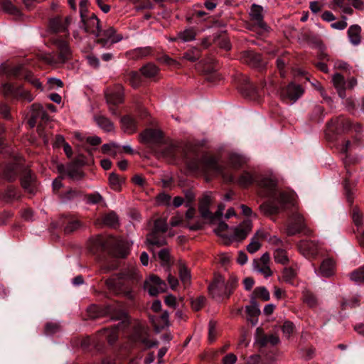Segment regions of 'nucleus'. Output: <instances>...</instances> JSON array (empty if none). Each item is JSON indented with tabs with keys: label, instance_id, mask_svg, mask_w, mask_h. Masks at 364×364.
Returning a JSON list of instances; mask_svg holds the SVG:
<instances>
[{
	"label": "nucleus",
	"instance_id": "f257e3e1",
	"mask_svg": "<svg viewBox=\"0 0 364 364\" xmlns=\"http://www.w3.org/2000/svg\"><path fill=\"white\" fill-rule=\"evenodd\" d=\"M197 149L196 146L190 144L183 149V160L188 171L191 173L201 172L207 176L222 174V166L218 159L208 155L200 156Z\"/></svg>",
	"mask_w": 364,
	"mask_h": 364
},
{
	"label": "nucleus",
	"instance_id": "f03ea898",
	"mask_svg": "<svg viewBox=\"0 0 364 364\" xmlns=\"http://www.w3.org/2000/svg\"><path fill=\"white\" fill-rule=\"evenodd\" d=\"M212 203L211 196L204 195L199 201V212L202 218L208 220L213 227V231L220 238L224 245L228 244V213L224 214L225 205L220 204L217 211L212 214L210 211V205Z\"/></svg>",
	"mask_w": 364,
	"mask_h": 364
},
{
	"label": "nucleus",
	"instance_id": "7ed1b4c3",
	"mask_svg": "<svg viewBox=\"0 0 364 364\" xmlns=\"http://www.w3.org/2000/svg\"><path fill=\"white\" fill-rule=\"evenodd\" d=\"M88 311L90 313V316L93 318L108 316L112 320L122 321V322L119 323L117 326H112L110 329L104 328L101 331L109 343H114L118 337L117 329L122 326L127 325L124 322L126 313L124 311L122 306L119 304H115L108 305L102 309H100L96 306H92L89 308Z\"/></svg>",
	"mask_w": 364,
	"mask_h": 364
},
{
	"label": "nucleus",
	"instance_id": "20e7f679",
	"mask_svg": "<svg viewBox=\"0 0 364 364\" xmlns=\"http://www.w3.org/2000/svg\"><path fill=\"white\" fill-rule=\"evenodd\" d=\"M0 92L5 96H11L15 99L22 100L28 102L34 99L33 95L21 85L14 87L10 83H4L0 86Z\"/></svg>",
	"mask_w": 364,
	"mask_h": 364
},
{
	"label": "nucleus",
	"instance_id": "39448f33",
	"mask_svg": "<svg viewBox=\"0 0 364 364\" xmlns=\"http://www.w3.org/2000/svg\"><path fill=\"white\" fill-rule=\"evenodd\" d=\"M95 36L98 38L97 43L103 48H109L122 39L121 35L115 34V30L112 27H109L107 29H101L100 28L96 31Z\"/></svg>",
	"mask_w": 364,
	"mask_h": 364
},
{
	"label": "nucleus",
	"instance_id": "423d86ee",
	"mask_svg": "<svg viewBox=\"0 0 364 364\" xmlns=\"http://www.w3.org/2000/svg\"><path fill=\"white\" fill-rule=\"evenodd\" d=\"M252 228L250 220H245L237 227L232 228L229 232V243L240 242L250 234Z\"/></svg>",
	"mask_w": 364,
	"mask_h": 364
},
{
	"label": "nucleus",
	"instance_id": "0eeeda50",
	"mask_svg": "<svg viewBox=\"0 0 364 364\" xmlns=\"http://www.w3.org/2000/svg\"><path fill=\"white\" fill-rule=\"evenodd\" d=\"M208 290L210 294L215 301H220L227 292L225 277L221 275H215L213 283L208 287Z\"/></svg>",
	"mask_w": 364,
	"mask_h": 364
},
{
	"label": "nucleus",
	"instance_id": "6e6552de",
	"mask_svg": "<svg viewBox=\"0 0 364 364\" xmlns=\"http://www.w3.org/2000/svg\"><path fill=\"white\" fill-rule=\"evenodd\" d=\"M304 216L299 212H293L289 216L287 234L289 236L301 232L306 227Z\"/></svg>",
	"mask_w": 364,
	"mask_h": 364
},
{
	"label": "nucleus",
	"instance_id": "1a4fd4ad",
	"mask_svg": "<svg viewBox=\"0 0 364 364\" xmlns=\"http://www.w3.org/2000/svg\"><path fill=\"white\" fill-rule=\"evenodd\" d=\"M240 60L242 63L257 70H262L266 66V62L261 55L251 50L242 52Z\"/></svg>",
	"mask_w": 364,
	"mask_h": 364
},
{
	"label": "nucleus",
	"instance_id": "9d476101",
	"mask_svg": "<svg viewBox=\"0 0 364 364\" xmlns=\"http://www.w3.org/2000/svg\"><path fill=\"white\" fill-rule=\"evenodd\" d=\"M213 32V41L220 48L226 49L228 47V28L225 23L215 21L212 26Z\"/></svg>",
	"mask_w": 364,
	"mask_h": 364
},
{
	"label": "nucleus",
	"instance_id": "9b49d317",
	"mask_svg": "<svg viewBox=\"0 0 364 364\" xmlns=\"http://www.w3.org/2000/svg\"><path fill=\"white\" fill-rule=\"evenodd\" d=\"M107 102L109 105V109L114 115H117L114 106L121 104L124 100V92L122 85H117L114 90L107 91L106 93Z\"/></svg>",
	"mask_w": 364,
	"mask_h": 364
},
{
	"label": "nucleus",
	"instance_id": "f8f14e48",
	"mask_svg": "<svg viewBox=\"0 0 364 364\" xmlns=\"http://www.w3.org/2000/svg\"><path fill=\"white\" fill-rule=\"evenodd\" d=\"M144 289L146 290L151 296H156L159 293L164 292L166 290V283L156 275H151L144 283Z\"/></svg>",
	"mask_w": 364,
	"mask_h": 364
},
{
	"label": "nucleus",
	"instance_id": "ddd939ff",
	"mask_svg": "<svg viewBox=\"0 0 364 364\" xmlns=\"http://www.w3.org/2000/svg\"><path fill=\"white\" fill-rule=\"evenodd\" d=\"M106 284L108 289L114 291L116 294L122 295L128 299H134V293L132 289L125 288L122 282L117 281L115 278H109L106 280Z\"/></svg>",
	"mask_w": 364,
	"mask_h": 364
},
{
	"label": "nucleus",
	"instance_id": "4468645a",
	"mask_svg": "<svg viewBox=\"0 0 364 364\" xmlns=\"http://www.w3.org/2000/svg\"><path fill=\"white\" fill-rule=\"evenodd\" d=\"M304 93V89L300 85L290 82L281 91V97L284 100L296 102Z\"/></svg>",
	"mask_w": 364,
	"mask_h": 364
},
{
	"label": "nucleus",
	"instance_id": "2eb2a0df",
	"mask_svg": "<svg viewBox=\"0 0 364 364\" xmlns=\"http://www.w3.org/2000/svg\"><path fill=\"white\" fill-rule=\"evenodd\" d=\"M257 181V176L254 172L243 171L236 179L229 174V183H235L243 188L252 186Z\"/></svg>",
	"mask_w": 364,
	"mask_h": 364
},
{
	"label": "nucleus",
	"instance_id": "dca6fc26",
	"mask_svg": "<svg viewBox=\"0 0 364 364\" xmlns=\"http://www.w3.org/2000/svg\"><path fill=\"white\" fill-rule=\"evenodd\" d=\"M111 278H115L117 281L120 282L124 279L131 281L132 282H139L141 279L142 277L139 273L136 267L134 264H131L124 269L122 272L117 275L112 277Z\"/></svg>",
	"mask_w": 364,
	"mask_h": 364
},
{
	"label": "nucleus",
	"instance_id": "f3484780",
	"mask_svg": "<svg viewBox=\"0 0 364 364\" xmlns=\"http://www.w3.org/2000/svg\"><path fill=\"white\" fill-rule=\"evenodd\" d=\"M299 252L307 258H312L318 252V244L314 240H304L298 244Z\"/></svg>",
	"mask_w": 364,
	"mask_h": 364
},
{
	"label": "nucleus",
	"instance_id": "a211bd4d",
	"mask_svg": "<svg viewBox=\"0 0 364 364\" xmlns=\"http://www.w3.org/2000/svg\"><path fill=\"white\" fill-rule=\"evenodd\" d=\"M52 42L59 50L60 60L63 63L68 60L71 55V50L67 41L59 37H54Z\"/></svg>",
	"mask_w": 364,
	"mask_h": 364
},
{
	"label": "nucleus",
	"instance_id": "6ab92c4d",
	"mask_svg": "<svg viewBox=\"0 0 364 364\" xmlns=\"http://www.w3.org/2000/svg\"><path fill=\"white\" fill-rule=\"evenodd\" d=\"M162 138L161 132L155 129H147L140 134L141 142L144 144L158 143Z\"/></svg>",
	"mask_w": 364,
	"mask_h": 364
},
{
	"label": "nucleus",
	"instance_id": "aec40b11",
	"mask_svg": "<svg viewBox=\"0 0 364 364\" xmlns=\"http://www.w3.org/2000/svg\"><path fill=\"white\" fill-rule=\"evenodd\" d=\"M70 22V17H67L65 21H63L60 17L56 16L50 20L49 27L50 29L55 33L64 32L68 30Z\"/></svg>",
	"mask_w": 364,
	"mask_h": 364
},
{
	"label": "nucleus",
	"instance_id": "412c9836",
	"mask_svg": "<svg viewBox=\"0 0 364 364\" xmlns=\"http://www.w3.org/2000/svg\"><path fill=\"white\" fill-rule=\"evenodd\" d=\"M120 124L121 129L127 134H132L137 130V121L134 117L130 115H126L122 117Z\"/></svg>",
	"mask_w": 364,
	"mask_h": 364
},
{
	"label": "nucleus",
	"instance_id": "4be33fe9",
	"mask_svg": "<svg viewBox=\"0 0 364 364\" xmlns=\"http://www.w3.org/2000/svg\"><path fill=\"white\" fill-rule=\"evenodd\" d=\"M263 8L257 4H253L251 7L250 15L252 20L255 21L257 26L263 30H267V26L263 21Z\"/></svg>",
	"mask_w": 364,
	"mask_h": 364
},
{
	"label": "nucleus",
	"instance_id": "5701e85b",
	"mask_svg": "<svg viewBox=\"0 0 364 364\" xmlns=\"http://www.w3.org/2000/svg\"><path fill=\"white\" fill-rule=\"evenodd\" d=\"M277 200L280 204V207L282 210L289 207L296 208V201L293 193L282 192L277 197Z\"/></svg>",
	"mask_w": 364,
	"mask_h": 364
},
{
	"label": "nucleus",
	"instance_id": "b1692460",
	"mask_svg": "<svg viewBox=\"0 0 364 364\" xmlns=\"http://www.w3.org/2000/svg\"><path fill=\"white\" fill-rule=\"evenodd\" d=\"M328 126L333 125L336 127L337 131H346L351 128L352 124L349 119L344 117L343 116H339L335 119H332L328 122Z\"/></svg>",
	"mask_w": 364,
	"mask_h": 364
},
{
	"label": "nucleus",
	"instance_id": "393cba45",
	"mask_svg": "<svg viewBox=\"0 0 364 364\" xmlns=\"http://www.w3.org/2000/svg\"><path fill=\"white\" fill-rule=\"evenodd\" d=\"M332 82L339 97L343 99L346 97V80L344 77L340 73H336L332 77Z\"/></svg>",
	"mask_w": 364,
	"mask_h": 364
},
{
	"label": "nucleus",
	"instance_id": "a878e982",
	"mask_svg": "<svg viewBox=\"0 0 364 364\" xmlns=\"http://www.w3.org/2000/svg\"><path fill=\"white\" fill-rule=\"evenodd\" d=\"M152 322L157 332H160L162 329L168 327L170 325L168 312L164 311L160 316L154 318Z\"/></svg>",
	"mask_w": 364,
	"mask_h": 364
},
{
	"label": "nucleus",
	"instance_id": "bb28decb",
	"mask_svg": "<svg viewBox=\"0 0 364 364\" xmlns=\"http://www.w3.org/2000/svg\"><path fill=\"white\" fill-rule=\"evenodd\" d=\"M82 22L83 23V28L87 33H92L95 35L96 31L100 28V21L94 14L88 18L87 21L82 20Z\"/></svg>",
	"mask_w": 364,
	"mask_h": 364
},
{
	"label": "nucleus",
	"instance_id": "cd10ccee",
	"mask_svg": "<svg viewBox=\"0 0 364 364\" xmlns=\"http://www.w3.org/2000/svg\"><path fill=\"white\" fill-rule=\"evenodd\" d=\"M348 36L350 42L358 46L361 41V27L358 24L350 26L348 30Z\"/></svg>",
	"mask_w": 364,
	"mask_h": 364
},
{
	"label": "nucleus",
	"instance_id": "c85d7f7f",
	"mask_svg": "<svg viewBox=\"0 0 364 364\" xmlns=\"http://www.w3.org/2000/svg\"><path fill=\"white\" fill-rule=\"evenodd\" d=\"M247 161V158L240 154L236 152L229 153V166L235 168H240L245 165Z\"/></svg>",
	"mask_w": 364,
	"mask_h": 364
},
{
	"label": "nucleus",
	"instance_id": "c756f323",
	"mask_svg": "<svg viewBox=\"0 0 364 364\" xmlns=\"http://www.w3.org/2000/svg\"><path fill=\"white\" fill-rule=\"evenodd\" d=\"M335 262L331 258H326L323 260L320 266V274L324 277H328L333 273Z\"/></svg>",
	"mask_w": 364,
	"mask_h": 364
},
{
	"label": "nucleus",
	"instance_id": "7c9ffc66",
	"mask_svg": "<svg viewBox=\"0 0 364 364\" xmlns=\"http://www.w3.org/2000/svg\"><path fill=\"white\" fill-rule=\"evenodd\" d=\"M146 242L149 245L161 247L166 245V239L159 232H151L147 235Z\"/></svg>",
	"mask_w": 364,
	"mask_h": 364
},
{
	"label": "nucleus",
	"instance_id": "2f4dec72",
	"mask_svg": "<svg viewBox=\"0 0 364 364\" xmlns=\"http://www.w3.org/2000/svg\"><path fill=\"white\" fill-rule=\"evenodd\" d=\"M19 170V162L14 164H9L6 166L4 171V177L9 181H11L16 177Z\"/></svg>",
	"mask_w": 364,
	"mask_h": 364
},
{
	"label": "nucleus",
	"instance_id": "473e14b6",
	"mask_svg": "<svg viewBox=\"0 0 364 364\" xmlns=\"http://www.w3.org/2000/svg\"><path fill=\"white\" fill-rule=\"evenodd\" d=\"M260 210L267 215L277 214L282 210L281 207L273 202L265 203L259 206Z\"/></svg>",
	"mask_w": 364,
	"mask_h": 364
},
{
	"label": "nucleus",
	"instance_id": "72a5a7b5",
	"mask_svg": "<svg viewBox=\"0 0 364 364\" xmlns=\"http://www.w3.org/2000/svg\"><path fill=\"white\" fill-rule=\"evenodd\" d=\"M303 301L309 307L314 308L318 304V300L316 295L308 289H304L302 292Z\"/></svg>",
	"mask_w": 364,
	"mask_h": 364
},
{
	"label": "nucleus",
	"instance_id": "f704fd0d",
	"mask_svg": "<svg viewBox=\"0 0 364 364\" xmlns=\"http://www.w3.org/2000/svg\"><path fill=\"white\" fill-rule=\"evenodd\" d=\"M129 252V244L122 240H119L117 243V247L114 252V256L116 257L124 258L128 255Z\"/></svg>",
	"mask_w": 364,
	"mask_h": 364
},
{
	"label": "nucleus",
	"instance_id": "c9c22d12",
	"mask_svg": "<svg viewBox=\"0 0 364 364\" xmlns=\"http://www.w3.org/2000/svg\"><path fill=\"white\" fill-rule=\"evenodd\" d=\"M22 187L29 193H33L34 191V180L30 171L26 172L23 177L21 178Z\"/></svg>",
	"mask_w": 364,
	"mask_h": 364
},
{
	"label": "nucleus",
	"instance_id": "e433bc0d",
	"mask_svg": "<svg viewBox=\"0 0 364 364\" xmlns=\"http://www.w3.org/2000/svg\"><path fill=\"white\" fill-rule=\"evenodd\" d=\"M95 121L97 125L102 129L105 132H109L114 130V124L112 122L105 116L95 117Z\"/></svg>",
	"mask_w": 364,
	"mask_h": 364
},
{
	"label": "nucleus",
	"instance_id": "4c0bfd02",
	"mask_svg": "<svg viewBox=\"0 0 364 364\" xmlns=\"http://www.w3.org/2000/svg\"><path fill=\"white\" fill-rule=\"evenodd\" d=\"M237 77L240 78L239 81H240V82H241L242 85L243 86L242 89L250 90L253 93L257 92L256 87L250 81L249 77L239 74L237 76H232L233 81H236Z\"/></svg>",
	"mask_w": 364,
	"mask_h": 364
},
{
	"label": "nucleus",
	"instance_id": "58836bf2",
	"mask_svg": "<svg viewBox=\"0 0 364 364\" xmlns=\"http://www.w3.org/2000/svg\"><path fill=\"white\" fill-rule=\"evenodd\" d=\"M140 72L144 77L151 78L158 74L159 68L153 63H147L140 69Z\"/></svg>",
	"mask_w": 364,
	"mask_h": 364
},
{
	"label": "nucleus",
	"instance_id": "ea45409f",
	"mask_svg": "<svg viewBox=\"0 0 364 364\" xmlns=\"http://www.w3.org/2000/svg\"><path fill=\"white\" fill-rule=\"evenodd\" d=\"M252 266L255 271L262 274L266 278L272 276V271L271 270L269 264H260L259 262L254 259Z\"/></svg>",
	"mask_w": 364,
	"mask_h": 364
},
{
	"label": "nucleus",
	"instance_id": "a19ab883",
	"mask_svg": "<svg viewBox=\"0 0 364 364\" xmlns=\"http://www.w3.org/2000/svg\"><path fill=\"white\" fill-rule=\"evenodd\" d=\"M250 297H255V300L256 298H259L264 301H267L270 299V294L266 287H258L254 289Z\"/></svg>",
	"mask_w": 364,
	"mask_h": 364
},
{
	"label": "nucleus",
	"instance_id": "79ce46f5",
	"mask_svg": "<svg viewBox=\"0 0 364 364\" xmlns=\"http://www.w3.org/2000/svg\"><path fill=\"white\" fill-rule=\"evenodd\" d=\"M274 259L275 262L286 264L289 262V257L285 250L282 248H277L273 253Z\"/></svg>",
	"mask_w": 364,
	"mask_h": 364
},
{
	"label": "nucleus",
	"instance_id": "37998d69",
	"mask_svg": "<svg viewBox=\"0 0 364 364\" xmlns=\"http://www.w3.org/2000/svg\"><path fill=\"white\" fill-rule=\"evenodd\" d=\"M246 311L250 317L254 318L257 317L261 314L259 306L255 297H250V305L246 306Z\"/></svg>",
	"mask_w": 364,
	"mask_h": 364
},
{
	"label": "nucleus",
	"instance_id": "c03bdc74",
	"mask_svg": "<svg viewBox=\"0 0 364 364\" xmlns=\"http://www.w3.org/2000/svg\"><path fill=\"white\" fill-rule=\"evenodd\" d=\"M125 79L134 88L138 87L141 83V75L136 71L127 73L125 75Z\"/></svg>",
	"mask_w": 364,
	"mask_h": 364
},
{
	"label": "nucleus",
	"instance_id": "a18cd8bd",
	"mask_svg": "<svg viewBox=\"0 0 364 364\" xmlns=\"http://www.w3.org/2000/svg\"><path fill=\"white\" fill-rule=\"evenodd\" d=\"M178 39L182 42H188L193 41L196 38V33L193 28H187L178 33Z\"/></svg>",
	"mask_w": 364,
	"mask_h": 364
},
{
	"label": "nucleus",
	"instance_id": "49530a36",
	"mask_svg": "<svg viewBox=\"0 0 364 364\" xmlns=\"http://www.w3.org/2000/svg\"><path fill=\"white\" fill-rule=\"evenodd\" d=\"M350 279L358 284L364 283V266L351 272Z\"/></svg>",
	"mask_w": 364,
	"mask_h": 364
},
{
	"label": "nucleus",
	"instance_id": "de8ad7c7",
	"mask_svg": "<svg viewBox=\"0 0 364 364\" xmlns=\"http://www.w3.org/2000/svg\"><path fill=\"white\" fill-rule=\"evenodd\" d=\"M179 276L181 281L185 287L189 285L191 281L190 271L184 265H181L179 269Z\"/></svg>",
	"mask_w": 364,
	"mask_h": 364
},
{
	"label": "nucleus",
	"instance_id": "09e8293b",
	"mask_svg": "<svg viewBox=\"0 0 364 364\" xmlns=\"http://www.w3.org/2000/svg\"><path fill=\"white\" fill-rule=\"evenodd\" d=\"M296 273L294 269L286 267L282 274V280L286 283L292 284V281L296 277Z\"/></svg>",
	"mask_w": 364,
	"mask_h": 364
},
{
	"label": "nucleus",
	"instance_id": "8fccbe9b",
	"mask_svg": "<svg viewBox=\"0 0 364 364\" xmlns=\"http://www.w3.org/2000/svg\"><path fill=\"white\" fill-rule=\"evenodd\" d=\"M105 225L109 227H114L118 224V216L114 212L109 213L103 218Z\"/></svg>",
	"mask_w": 364,
	"mask_h": 364
},
{
	"label": "nucleus",
	"instance_id": "3c124183",
	"mask_svg": "<svg viewBox=\"0 0 364 364\" xmlns=\"http://www.w3.org/2000/svg\"><path fill=\"white\" fill-rule=\"evenodd\" d=\"M109 182L112 188L118 190L123 182V179L121 178L116 173L112 172L109 174Z\"/></svg>",
	"mask_w": 364,
	"mask_h": 364
},
{
	"label": "nucleus",
	"instance_id": "603ef678",
	"mask_svg": "<svg viewBox=\"0 0 364 364\" xmlns=\"http://www.w3.org/2000/svg\"><path fill=\"white\" fill-rule=\"evenodd\" d=\"M259 187L265 188L269 190L273 189L276 186V181L269 177H264L259 181H257Z\"/></svg>",
	"mask_w": 364,
	"mask_h": 364
},
{
	"label": "nucleus",
	"instance_id": "864d4df0",
	"mask_svg": "<svg viewBox=\"0 0 364 364\" xmlns=\"http://www.w3.org/2000/svg\"><path fill=\"white\" fill-rule=\"evenodd\" d=\"M24 79L37 89L43 90L41 82L38 78L33 76L31 72H27L24 76Z\"/></svg>",
	"mask_w": 364,
	"mask_h": 364
},
{
	"label": "nucleus",
	"instance_id": "5fc2aeb1",
	"mask_svg": "<svg viewBox=\"0 0 364 364\" xmlns=\"http://www.w3.org/2000/svg\"><path fill=\"white\" fill-rule=\"evenodd\" d=\"M38 109H33V105L30 110V118L28 119V124L31 127H34L39 120L40 110Z\"/></svg>",
	"mask_w": 364,
	"mask_h": 364
},
{
	"label": "nucleus",
	"instance_id": "6e6d98bb",
	"mask_svg": "<svg viewBox=\"0 0 364 364\" xmlns=\"http://www.w3.org/2000/svg\"><path fill=\"white\" fill-rule=\"evenodd\" d=\"M167 230V223L166 220L160 218L154 222V228L152 232L164 233Z\"/></svg>",
	"mask_w": 364,
	"mask_h": 364
},
{
	"label": "nucleus",
	"instance_id": "4d7b16f0",
	"mask_svg": "<svg viewBox=\"0 0 364 364\" xmlns=\"http://www.w3.org/2000/svg\"><path fill=\"white\" fill-rule=\"evenodd\" d=\"M1 9L7 13L16 14L18 12L10 0H1Z\"/></svg>",
	"mask_w": 364,
	"mask_h": 364
},
{
	"label": "nucleus",
	"instance_id": "13d9d810",
	"mask_svg": "<svg viewBox=\"0 0 364 364\" xmlns=\"http://www.w3.org/2000/svg\"><path fill=\"white\" fill-rule=\"evenodd\" d=\"M178 149L176 146L171 144L165 148L162 151V155L164 157L173 159L177 154Z\"/></svg>",
	"mask_w": 364,
	"mask_h": 364
},
{
	"label": "nucleus",
	"instance_id": "bf43d9fd",
	"mask_svg": "<svg viewBox=\"0 0 364 364\" xmlns=\"http://www.w3.org/2000/svg\"><path fill=\"white\" fill-rule=\"evenodd\" d=\"M261 247V244L259 241L257 239H255V237L251 238V242L248 244L247 246V250L251 253L254 254L257 251H258Z\"/></svg>",
	"mask_w": 364,
	"mask_h": 364
},
{
	"label": "nucleus",
	"instance_id": "052dcab7",
	"mask_svg": "<svg viewBox=\"0 0 364 364\" xmlns=\"http://www.w3.org/2000/svg\"><path fill=\"white\" fill-rule=\"evenodd\" d=\"M206 299L203 296H200L191 301V306L193 310L199 311L205 304Z\"/></svg>",
	"mask_w": 364,
	"mask_h": 364
},
{
	"label": "nucleus",
	"instance_id": "680f3d73",
	"mask_svg": "<svg viewBox=\"0 0 364 364\" xmlns=\"http://www.w3.org/2000/svg\"><path fill=\"white\" fill-rule=\"evenodd\" d=\"M21 69V66H16L7 70V67L5 65H0V72L5 73L9 75H14L16 77L19 75Z\"/></svg>",
	"mask_w": 364,
	"mask_h": 364
},
{
	"label": "nucleus",
	"instance_id": "e2e57ef3",
	"mask_svg": "<svg viewBox=\"0 0 364 364\" xmlns=\"http://www.w3.org/2000/svg\"><path fill=\"white\" fill-rule=\"evenodd\" d=\"M133 57L136 58H143L147 56L151 53V49L149 47L146 48H139L132 51Z\"/></svg>",
	"mask_w": 364,
	"mask_h": 364
},
{
	"label": "nucleus",
	"instance_id": "0e129e2a",
	"mask_svg": "<svg viewBox=\"0 0 364 364\" xmlns=\"http://www.w3.org/2000/svg\"><path fill=\"white\" fill-rule=\"evenodd\" d=\"M119 145L115 142H110L108 144H105L102 146V151L104 154H110L113 156L116 155V151H113L112 149L118 148Z\"/></svg>",
	"mask_w": 364,
	"mask_h": 364
},
{
	"label": "nucleus",
	"instance_id": "69168bd1",
	"mask_svg": "<svg viewBox=\"0 0 364 364\" xmlns=\"http://www.w3.org/2000/svg\"><path fill=\"white\" fill-rule=\"evenodd\" d=\"M294 328V326L293 323L287 321H285L284 323V324L282 325V331L284 335L287 338H289L290 336V335L293 333Z\"/></svg>",
	"mask_w": 364,
	"mask_h": 364
},
{
	"label": "nucleus",
	"instance_id": "338daca9",
	"mask_svg": "<svg viewBox=\"0 0 364 364\" xmlns=\"http://www.w3.org/2000/svg\"><path fill=\"white\" fill-rule=\"evenodd\" d=\"M159 258L161 261L163 265H166L168 264L170 259V254L168 249H162L159 252Z\"/></svg>",
	"mask_w": 364,
	"mask_h": 364
},
{
	"label": "nucleus",
	"instance_id": "774afa93",
	"mask_svg": "<svg viewBox=\"0 0 364 364\" xmlns=\"http://www.w3.org/2000/svg\"><path fill=\"white\" fill-rule=\"evenodd\" d=\"M87 203L90 204H97L103 200V198L99 193H94L87 196Z\"/></svg>",
	"mask_w": 364,
	"mask_h": 364
}]
</instances>
